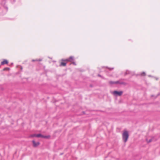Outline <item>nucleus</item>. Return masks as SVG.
I'll return each instance as SVG.
<instances>
[{
  "mask_svg": "<svg viewBox=\"0 0 160 160\" xmlns=\"http://www.w3.org/2000/svg\"><path fill=\"white\" fill-rule=\"evenodd\" d=\"M122 137L123 141L125 142H126L129 137V134L128 131H124L122 134Z\"/></svg>",
  "mask_w": 160,
  "mask_h": 160,
  "instance_id": "nucleus-1",
  "label": "nucleus"
},
{
  "mask_svg": "<svg viewBox=\"0 0 160 160\" xmlns=\"http://www.w3.org/2000/svg\"><path fill=\"white\" fill-rule=\"evenodd\" d=\"M123 93V92L122 91H114L112 92V93L116 96H120Z\"/></svg>",
  "mask_w": 160,
  "mask_h": 160,
  "instance_id": "nucleus-2",
  "label": "nucleus"
},
{
  "mask_svg": "<svg viewBox=\"0 0 160 160\" xmlns=\"http://www.w3.org/2000/svg\"><path fill=\"white\" fill-rule=\"evenodd\" d=\"M3 7L4 9H5V11L4 12H2L0 13V15H3L5 14L8 10V8L7 5L5 4L3 5Z\"/></svg>",
  "mask_w": 160,
  "mask_h": 160,
  "instance_id": "nucleus-3",
  "label": "nucleus"
},
{
  "mask_svg": "<svg viewBox=\"0 0 160 160\" xmlns=\"http://www.w3.org/2000/svg\"><path fill=\"white\" fill-rule=\"evenodd\" d=\"M74 59V57L72 56H71L69 58H67L65 60L63 59H62V61L68 62H71L72 60H73Z\"/></svg>",
  "mask_w": 160,
  "mask_h": 160,
  "instance_id": "nucleus-4",
  "label": "nucleus"
},
{
  "mask_svg": "<svg viewBox=\"0 0 160 160\" xmlns=\"http://www.w3.org/2000/svg\"><path fill=\"white\" fill-rule=\"evenodd\" d=\"M32 142L33 143V146L34 147H36L40 145V143L39 142H36L34 140L32 141Z\"/></svg>",
  "mask_w": 160,
  "mask_h": 160,
  "instance_id": "nucleus-5",
  "label": "nucleus"
},
{
  "mask_svg": "<svg viewBox=\"0 0 160 160\" xmlns=\"http://www.w3.org/2000/svg\"><path fill=\"white\" fill-rule=\"evenodd\" d=\"M8 61L6 59H4L3 61L1 62V65H3L5 64H8Z\"/></svg>",
  "mask_w": 160,
  "mask_h": 160,
  "instance_id": "nucleus-6",
  "label": "nucleus"
},
{
  "mask_svg": "<svg viewBox=\"0 0 160 160\" xmlns=\"http://www.w3.org/2000/svg\"><path fill=\"white\" fill-rule=\"evenodd\" d=\"M50 137V136L49 135H47V136H44L42 135V138H47L48 139Z\"/></svg>",
  "mask_w": 160,
  "mask_h": 160,
  "instance_id": "nucleus-7",
  "label": "nucleus"
},
{
  "mask_svg": "<svg viewBox=\"0 0 160 160\" xmlns=\"http://www.w3.org/2000/svg\"><path fill=\"white\" fill-rule=\"evenodd\" d=\"M66 62H62L61 63H60V66H65L66 65Z\"/></svg>",
  "mask_w": 160,
  "mask_h": 160,
  "instance_id": "nucleus-8",
  "label": "nucleus"
},
{
  "mask_svg": "<svg viewBox=\"0 0 160 160\" xmlns=\"http://www.w3.org/2000/svg\"><path fill=\"white\" fill-rule=\"evenodd\" d=\"M42 135L41 134H37L36 137L39 138L41 137L42 138Z\"/></svg>",
  "mask_w": 160,
  "mask_h": 160,
  "instance_id": "nucleus-9",
  "label": "nucleus"
},
{
  "mask_svg": "<svg viewBox=\"0 0 160 160\" xmlns=\"http://www.w3.org/2000/svg\"><path fill=\"white\" fill-rule=\"evenodd\" d=\"M120 85H126L127 84L126 83L123 82H120Z\"/></svg>",
  "mask_w": 160,
  "mask_h": 160,
  "instance_id": "nucleus-10",
  "label": "nucleus"
},
{
  "mask_svg": "<svg viewBox=\"0 0 160 160\" xmlns=\"http://www.w3.org/2000/svg\"><path fill=\"white\" fill-rule=\"evenodd\" d=\"M130 71L128 70H127L124 74V75H126L128 74H129L130 73Z\"/></svg>",
  "mask_w": 160,
  "mask_h": 160,
  "instance_id": "nucleus-11",
  "label": "nucleus"
},
{
  "mask_svg": "<svg viewBox=\"0 0 160 160\" xmlns=\"http://www.w3.org/2000/svg\"><path fill=\"white\" fill-rule=\"evenodd\" d=\"M109 83L111 84H115V82H113L112 81H110L109 82Z\"/></svg>",
  "mask_w": 160,
  "mask_h": 160,
  "instance_id": "nucleus-12",
  "label": "nucleus"
},
{
  "mask_svg": "<svg viewBox=\"0 0 160 160\" xmlns=\"http://www.w3.org/2000/svg\"><path fill=\"white\" fill-rule=\"evenodd\" d=\"M10 69L9 68H5L3 69L4 71H6V70H8Z\"/></svg>",
  "mask_w": 160,
  "mask_h": 160,
  "instance_id": "nucleus-13",
  "label": "nucleus"
},
{
  "mask_svg": "<svg viewBox=\"0 0 160 160\" xmlns=\"http://www.w3.org/2000/svg\"><path fill=\"white\" fill-rule=\"evenodd\" d=\"M37 134H33L31 135L30 137H36Z\"/></svg>",
  "mask_w": 160,
  "mask_h": 160,
  "instance_id": "nucleus-14",
  "label": "nucleus"
},
{
  "mask_svg": "<svg viewBox=\"0 0 160 160\" xmlns=\"http://www.w3.org/2000/svg\"><path fill=\"white\" fill-rule=\"evenodd\" d=\"M145 75H146V73H145V72H142L141 73V76H142V75L145 76Z\"/></svg>",
  "mask_w": 160,
  "mask_h": 160,
  "instance_id": "nucleus-15",
  "label": "nucleus"
},
{
  "mask_svg": "<svg viewBox=\"0 0 160 160\" xmlns=\"http://www.w3.org/2000/svg\"><path fill=\"white\" fill-rule=\"evenodd\" d=\"M120 81H117L115 82V84H120Z\"/></svg>",
  "mask_w": 160,
  "mask_h": 160,
  "instance_id": "nucleus-16",
  "label": "nucleus"
},
{
  "mask_svg": "<svg viewBox=\"0 0 160 160\" xmlns=\"http://www.w3.org/2000/svg\"><path fill=\"white\" fill-rule=\"evenodd\" d=\"M146 140H147V142H148V143H149V142H151L152 141V139H149V141H148L147 140V139Z\"/></svg>",
  "mask_w": 160,
  "mask_h": 160,
  "instance_id": "nucleus-17",
  "label": "nucleus"
},
{
  "mask_svg": "<svg viewBox=\"0 0 160 160\" xmlns=\"http://www.w3.org/2000/svg\"><path fill=\"white\" fill-rule=\"evenodd\" d=\"M32 61L33 62H34V61H38V59H32Z\"/></svg>",
  "mask_w": 160,
  "mask_h": 160,
  "instance_id": "nucleus-18",
  "label": "nucleus"
},
{
  "mask_svg": "<svg viewBox=\"0 0 160 160\" xmlns=\"http://www.w3.org/2000/svg\"><path fill=\"white\" fill-rule=\"evenodd\" d=\"M72 64H73V65H76V64L75 62H72Z\"/></svg>",
  "mask_w": 160,
  "mask_h": 160,
  "instance_id": "nucleus-19",
  "label": "nucleus"
},
{
  "mask_svg": "<svg viewBox=\"0 0 160 160\" xmlns=\"http://www.w3.org/2000/svg\"><path fill=\"white\" fill-rule=\"evenodd\" d=\"M109 69L110 70H112L113 69V68H109Z\"/></svg>",
  "mask_w": 160,
  "mask_h": 160,
  "instance_id": "nucleus-20",
  "label": "nucleus"
},
{
  "mask_svg": "<svg viewBox=\"0 0 160 160\" xmlns=\"http://www.w3.org/2000/svg\"><path fill=\"white\" fill-rule=\"evenodd\" d=\"M20 69L21 70H22V69H23V68H22V67L21 66H20Z\"/></svg>",
  "mask_w": 160,
  "mask_h": 160,
  "instance_id": "nucleus-21",
  "label": "nucleus"
},
{
  "mask_svg": "<svg viewBox=\"0 0 160 160\" xmlns=\"http://www.w3.org/2000/svg\"><path fill=\"white\" fill-rule=\"evenodd\" d=\"M42 59H38V61H42Z\"/></svg>",
  "mask_w": 160,
  "mask_h": 160,
  "instance_id": "nucleus-22",
  "label": "nucleus"
},
{
  "mask_svg": "<svg viewBox=\"0 0 160 160\" xmlns=\"http://www.w3.org/2000/svg\"><path fill=\"white\" fill-rule=\"evenodd\" d=\"M98 76L99 77H102H102L100 74H98Z\"/></svg>",
  "mask_w": 160,
  "mask_h": 160,
  "instance_id": "nucleus-23",
  "label": "nucleus"
},
{
  "mask_svg": "<svg viewBox=\"0 0 160 160\" xmlns=\"http://www.w3.org/2000/svg\"><path fill=\"white\" fill-rule=\"evenodd\" d=\"M12 2L13 3H14V2H15V0H12Z\"/></svg>",
  "mask_w": 160,
  "mask_h": 160,
  "instance_id": "nucleus-24",
  "label": "nucleus"
},
{
  "mask_svg": "<svg viewBox=\"0 0 160 160\" xmlns=\"http://www.w3.org/2000/svg\"><path fill=\"white\" fill-rule=\"evenodd\" d=\"M148 76L149 77H151V75H148Z\"/></svg>",
  "mask_w": 160,
  "mask_h": 160,
  "instance_id": "nucleus-25",
  "label": "nucleus"
},
{
  "mask_svg": "<svg viewBox=\"0 0 160 160\" xmlns=\"http://www.w3.org/2000/svg\"><path fill=\"white\" fill-rule=\"evenodd\" d=\"M1 10H1V8H0V11H1Z\"/></svg>",
  "mask_w": 160,
  "mask_h": 160,
  "instance_id": "nucleus-26",
  "label": "nucleus"
},
{
  "mask_svg": "<svg viewBox=\"0 0 160 160\" xmlns=\"http://www.w3.org/2000/svg\"><path fill=\"white\" fill-rule=\"evenodd\" d=\"M156 80H158V78H156Z\"/></svg>",
  "mask_w": 160,
  "mask_h": 160,
  "instance_id": "nucleus-27",
  "label": "nucleus"
},
{
  "mask_svg": "<svg viewBox=\"0 0 160 160\" xmlns=\"http://www.w3.org/2000/svg\"><path fill=\"white\" fill-rule=\"evenodd\" d=\"M62 153H61V154H60V155H62Z\"/></svg>",
  "mask_w": 160,
  "mask_h": 160,
  "instance_id": "nucleus-28",
  "label": "nucleus"
}]
</instances>
